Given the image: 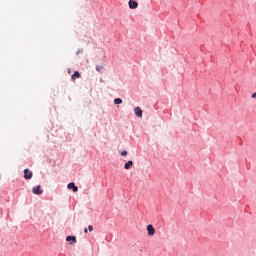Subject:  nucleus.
<instances>
[{"label":"nucleus","instance_id":"7ed1b4c3","mask_svg":"<svg viewBox=\"0 0 256 256\" xmlns=\"http://www.w3.org/2000/svg\"><path fill=\"white\" fill-rule=\"evenodd\" d=\"M33 177V172L29 169L24 170V179H31Z\"/></svg>","mask_w":256,"mask_h":256},{"label":"nucleus","instance_id":"f8f14e48","mask_svg":"<svg viewBox=\"0 0 256 256\" xmlns=\"http://www.w3.org/2000/svg\"><path fill=\"white\" fill-rule=\"evenodd\" d=\"M121 156H122V157H127V151H125V150L122 151V152H121Z\"/></svg>","mask_w":256,"mask_h":256},{"label":"nucleus","instance_id":"423d86ee","mask_svg":"<svg viewBox=\"0 0 256 256\" xmlns=\"http://www.w3.org/2000/svg\"><path fill=\"white\" fill-rule=\"evenodd\" d=\"M147 231H148V235H153L155 233V228L153 227V225L149 224L147 226Z\"/></svg>","mask_w":256,"mask_h":256},{"label":"nucleus","instance_id":"1a4fd4ad","mask_svg":"<svg viewBox=\"0 0 256 256\" xmlns=\"http://www.w3.org/2000/svg\"><path fill=\"white\" fill-rule=\"evenodd\" d=\"M133 167V161L129 160L127 163L124 165V169H131Z\"/></svg>","mask_w":256,"mask_h":256},{"label":"nucleus","instance_id":"f03ea898","mask_svg":"<svg viewBox=\"0 0 256 256\" xmlns=\"http://www.w3.org/2000/svg\"><path fill=\"white\" fill-rule=\"evenodd\" d=\"M128 5L130 9H137V7H139V3H137L135 0H130Z\"/></svg>","mask_w":256,"mask_h":256},{"label":"nucleus","instance_id":"ddd939ff","mask_svg":"<svg viewBox=\"0 0 256 256\" xmlns=\"http://www.w3.org/2000/svg\"><path fill=\"white\" fill-rule=\"evenodd\" d=\"M88 230L91 232V231H93V226L92 225H89L88 226Z\"/></svg>","mask_w":256,"mask_h":256},{"label":"nucleus","instance_id":"20e7f679","mask_svg":"<svg viewBox=\"0 0 256 256\" xmlns=\"http://www.w3.org/2000/svg\"><path fill=\"white\" fill-rule=\"evenodd\" d=\"M134 112H135V115L140 119L143 117V110H141V107H136L134 109Z\"/></svg>","mask_w":256,"mask_h":256},{"label":"nucleus","instance_id":"0eeeda50","mask_svg":"<svg viewBox=\"0 0 256 256\" xmlns=\"http://www.w3.org/2000/svg\"><path fill=\"white\" fill-rule=\"evenodd\" d=\"M66 241H72L70 245H73V243H77V238L75 236H67Z\"/></svg>","mask_w":256,"mask_h":256},{"label":"nucleus","instance_id":"9b49d317","mask_svg":"<svg viewBox=\"0 0 256 256\" xmlns=\"http://www.w3.org/2000/svg\"><path fill=\"white\" fill-rule=\"evenodd\" d=\"M103 69H104L103 66H96V71H97L98 73H103Z\"/></svg>","mask_w":256,"mask_h":256},{"label":"nucleus","instance_id":"39448f33","mask_svg":"<svg viewBox=\"0 0 256 256\" xmlns=\"http://www.w3.org/2000/svg\"><path fill=\"white\" fill-rule=\"evenodd\" d=\"M68 189H72L74 193H77L79 191V188L75 186V183L71 182L68 184Z\"/></svg>","mask_w":256,"mask_h":256},{"label":"nucleus","instance_id":"4468645a","mask_svg":"<svg viewBox=\"0 0 256 256\" xmlns=\"http://www.w3.org/2000/svg\"><path fill=\"white\" fill-rule=\"evenodd\" d=\"M84 233H88V230H87V228H85V229H84Z\"/></svg>","mask_w":256,"mask_h":256},{"label":"nucleus","instance_id":"9d476101","mask_svg":"<svg viewBox=\"0 0 256 256\" xmlns=\"http://www.w3.org/2000/svg\"><path fill=\"white\" fill-rule=\"evenodd\" d=\"M114 103L115 105H121V103H123V100L121 98H116L114 99Z\"/></svg>","mask_w":256,"mask_h":256},{"label":"nucleus","instance_id":"f257e3e1","mask_svg":"<svg viewBox=\"0 0 256 256\" xmlns=\"http://www.w3.org/2000/svg\"><path fill=\"white\" fill-rule=\"evenodd\" d=\"M32 193H34V195H42L43 194V189H41V185L34 186L32 188Z\"/></svg>","mask_w":256,"mask_h":256},{"label":"nucleus","instance_id":"6e6552de","mask_svg":"<svg viewBox=\"0 0 256 256\" xmlns=\"http://www.w3.org/2000/svg\"><path fill=\"white\" fill-rule=\"evenodd\" d=\"M81 77V73L79 71H75L74 74L71 76V79L75 81V79H79Z\"/></svg>","mask_w":256,"mask_h":256}]
</instances>
